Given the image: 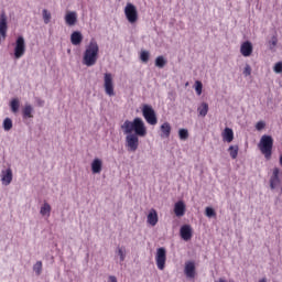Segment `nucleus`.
I'll list each match as a JSON object with an SVG mask.
<instances>
[{
    "label": "nucleus",
    "instance_id": "nucleus-12",
    "mask_svg": "<svg viewBox=\"0 0 282 282\" xmlns=\"http://www.w3.org/2000/svg\"><path fill=\"white\" fill-rule=\"evenodd\" d=\"M184 274L187 279H195V262L193 261H187L185 263V269H184Z\"/></svg>",
    "mask_w": 282,
    "mask_h": 282
},
{
    "label": "nucleus",
    "instance_id": "nucleus-17",
    "mask_svg": "<svg viewBox=\"0 0 282 282\" xmlns=\"http://www.w3.org/2000/svg\"><path fill=\"white\" fill-rule=\"evenodd\" d=\"M78 21V14L76 11H69L65 15V23L66 25H76V22Z\"/></svg>",
    "mask_w": 282,
    "mask_h": 282
},
{
    "label": "nucleus",
    "instance_id": "nucleus-37",
    "mask_svg": "<svg viewBox=\"0 0 282 282\" xmlns=\"http://www.w3.org/2000/svg\"><path fill=\"white\" fill-rule=\"evenodd\" d=\"M242 74H243V76H246V77H248V76H250V74H252V67H250V64H246Z\"/></svg>",
    "mask_w": 282,
    "mask_h": 282
},
{
    "label": "nucleus",
    "instance_id": "nucleus-27",
    "mask_svg": "<svg viewBox=\"0 0 282 282\" xmlns=\"http://www.w3.org/2000/svg\"><path fill=\"white\" fill-rule=\"evenodd\" d=\"M166 58H164V56L160 55L155 58V67H159V69H163V67L166 66Z\"/></svg>",
    "mask_w": 282,
    "mask_h": 282
},
{
    "label": "nucleus",
    "instance_id": "nucleus-22",
    "mask_svg": "<svg viewBox=\"0 0 282 282\" xmlns=\"http://www.w3.org/2000/svg\"><path fill=\"white\" fill-rule=\"evenodd\" d=\"M161 138H171V123L164 122L161 127Z\"/></svg>",
    "mask_w": 282,
    "mask_h": 282
},
{
    "label": "nucleus",
    "instance_id": "nucleus-31",
    "mask_svg": "<svg viewBox=\"0 0 282 282\" xmlns=\"http://www.w3.org/2000/svg\"><path fill=\"white\" fill-rule=\"evenodd\" d=\"M180 140H188V129L182 128L178 130Z\"/></svg>",
    "mask_w": 282,
    "mask_h": 282
},
{
    "label": "nucleus",
    "instance_id": "nucleus-6",
    "mask_svg": "<svg viewBox=\"0 0 282 282\" xmlns=\"http://www.w3.org/2000/svg\"><path fill=\"white\" fill-rule=\"evenodd\" d=\"M126 135V145L128 151L135 153L138 151V147H140V137L134 133H124Z\"/></svg>",
    "mask_w": 282,
    "mask_h": 282
},
{
    "label": "nucleus",
    "instance_id": "nucleus-40",
    "mask_svg": "<svg viewBox=\"0 0 282 282\" xmlns=\"http://www.w3.org/2000/svg\"><path fill=\"white\" fill-rule=\"evenodd\" d=\"M37 105H39L40 107H43V106L45 105V101L42 100V99H37Z\"/></svg>",
    "mask_w": 282,
    "mask_h": 282
},
{
    "label": "nucleus",
    "instance_id": "nucleus-28",
    "mask_svg": "<svg viewBox=\"0 0 282 282\" xmlns=\"http://www.w3.org/2000/svg\"><path fill=\"white\" fill-rule=\"evenodd\" d=\"M33 272H35V276H41L43 273V262L37 261L35 264H33Z\"/></svg>",
    "mask_w": 282,
    "mask_h": 282
},
{
    "label": "nucleus",
    "instance_id": "nucleus-23",
    "mask_svg": "<svg viewBox=\"0 0 282 282\" xmlns=\"http://www.w3.org/2000/svg\"><path fill=\"white\" fill-rule=\"evenodd\" d=\"M51 213H52V206L48 205L47 202H45L40 208V215H42V217H50Z\"/></svg>",
    "mask_w": 282,
    "mask_h": 282
},
{
    "label": "nucleus",
    "instance_id": "nucleus-2",
    "mask_svg": "<svg viewBox=\"0 0 282 282\" xmlns=\"http://www.w3.org/2000/svg\"><path fill=\"white\" fill-rule=\"evenodd\" d=\"M100 52V46H98V42L94 39L90 40L83 55V65L86 67H94L98 62V54Z\"/></svg>",
    "mask_w": 282,
    "mask_h": 282
},
{
    "label": "nucleus",
    "instance_id": "nucleus-34",
    "mask_svg": "<svg viewBox=\"0 0 282 282\" xmlns=\"http://www.w3.org/2000/svg\"><path fill=\"white\" fill-rule=\"evenodd\" d=\"M2 127H3L4 131H10L12 129V119L6 118L3 120Z\"/></svg>",
    "mask_w": 282,
    "mask_h": 282
},
{
    "label": "nucleus",
    "instance_id": "nucleus-35",
    "mask_svg": "<svg viewBox=\"0 0 282 282\" xmlns=\"http://www.w3.org/2000/svg\"><path fill=\"white\" fill-rule=\"evenodd\" d=\"M205 215L206 217H217V213L215 212V209L213 207H206L205 209Z\"/></svg>",
    "mask_w": 282,
    "mask_h": 282
},
{
    "label": "nucleus",
    "instance_id": "nucleus-3",
    "mask_svg": "<svg viewBox=\"0 0 282 282\" xmlns=\"http://www.w3.org/2000/svg\"><path fill=\"white\" fill-rule=\"evenodd\" d=\"M274 147V139L272 135L263 134L258 143L259 151L264 155L265 160L272 159V149Z\"/></svg>",
    "mask_w": 282,
    "mask_h": 282
},
{
    "label": "nucleus",
    "instance_id": "nucleus-38",
    "mask_svg": "<svg viewBox=\"0 0 282 282\" xmlns=\"http://www.w3.org/2000/svg\"><path fill=\"white\" fill-rule=\"evenodd\" d=\"M273 72H275V74H282V62L275 63Z\"/></svg>",
    "mask_w": 282,
    "mask_h": 282
},
{
    "label": "nucleus",
    "instance_id": "nucleus-43",
    "mask_svg": "<svg viewBox=\"0 0 282 282\" xmlns=\"http://www.w3.org/2000/svg\"><path fill=\"white\" fill-rule=\"evenodd\" d=\"M279 162H280V165L282 166V154L280 155Z\"/></svg>",
    "mask_w": 282,
    "mask_h": 282
},
{
    "label": "nucleus",
    "instance_id": "nucleus-42",
    "mask_svg": "<svg viewBox=\"0 0 282 282\" xmlns=\"http://www.w3.org/2000/svg\"><path fill=\"white\" fill-rule=\"evenodd\" d=\"M216 282H227L224 278H220L218 281Z\"/></svg>",
    "mask_w": 282,
    "mask_h": 282
},
{
    "label": "nucleus",
    "instance_id": "nucleus-41",
    "mask_svg": "<svg viewBox=\"0 0 282 282\" xmlns=\"http://www.w3.org/2000/svg\"><path fill=\"white\" fill-rule=\"evenodd\" d=\"M259 282H268V278H262L259 280Z\"/></svg>",
    "mask_w": 282,
    "mask_h": 282
},
{
    "label": "nucleus",
    "instance_id": "nucleus-20",
    "mask_svg": "<svg viewBox=\"0 0 282 282\" xmlns=\"http://www.w3.org/2000/svg\"><path fill=\"white\" fill-rule=\"evenodd\" d=\"M158 221H159L158 212L154 208L150 209L148 214V224L150 226H158Z\"/></svg>",
    "mask_w": 282,
    "mask_h": 282
},
{
    "label": "nucleus",
    "instance_id": "nucleus-7",
    "mask_svg": "<svg viewBox=\"0 0 282 282\" xmlns=\"http://www.w3.org/2000/svg\"><path fill=\"white\" fill-rule=\"evenodd\" d=\"M124 14L128 23H138V9L135 4L128 2L124 7Z\"/></svg>",
    "mask_w": 282,
    "mask_h": 282
},
{
    "label": "nucleus",
    "instance_id": "nucleus-32",
    "mask_svg": "<svg viewBox=\"0 0 282 282\" xmlns=\"http://www.w3.org/2000/svg\"><path fill=\"white\" fill-rule=\"evenodd\" d=\"M42 17L44 19V23L47 25V23H50V21L52 20V13H50V11H47L46 9H44L42 11Z\"/></svg>",
    "mask_w": 282,
    "mask_h": 282
},
{
    "label": "nucleus",
    "instance_id": "nucleus-26",
    "mask_svg": "<svg viewBox=\"0 0 282 282\" xmlns=\"http://www.w3.org/2000/svg\"><path fill=\"white\" fill-rule=\"evenodd\" d=\"M228 153L232 160H237V155H239V145H230L228 148Z\"/></svg>",
    "mask_w": 282,
    "mask_h": 282
},
{
    "label": "nucleus",
    "instance_id": "nucleus-11",
    "mask_svg": "<svg viewBox=\"0 0 282 282\" xmlns=\"http://www.w3.org/2000/svg\"><path fill=\"white\" fill-rule=\"evenodd\" d=\"M180 235L184 241H191L193 238V228H191V225H183Z\"/></svg>",
    "mask_w": 282,
    "mask_h": 282
},
{
    "label": "nucleus",
    "instance_id": "nucleus-9",
    "mask_svg": "<svg viewBox=\"0 0 282 282\" xmlns=\"http://www.w3.org/2000/svg\"><path fill=\"white\" fill-rule=\"evenodd\" d=\"M104 88L107 96H116V93L113 91V77L110 73L104 75Z\"/></svg>",
    "mask_w": 282,
    "mask_h": 282
},
{
    "label": "nucleus",
    "instance_id": "nucleus-30",
    "mask_svg": "<svg viewBox=\"0 0 282 282\" xmlns=\"http://www.w3.org/2000/svg\"><path fill=\"white\" fill-rule=\"evenodd\" d=\"M276 43H279V39L275 35H273L271 40L268 42L269 50L274 51V47H276Z\"/></svg>",
    "mask_w": 282,
    "mask_h": 282
},
{
    "label": "nucleus",
    "instance_id": "nucleus-21",
    "mask_svg": "<svg viewBox=\"0 0 282 282\" xmlns=\"http://www.w3.org/2000/svg\"><path fill=\"white\" fill-rule=\"evenodd\" d=\"M223 140L224 142H232L235 140V132L230 128H225L223 131Z\"/></svg>",
    "mask_w": 282,
    "mask_h": 282
},
{
    "label": "nucleus",
    "instance_id": "nucleus-5",
    "mask_svg": "<svg viewBox=\"0 0 282 282\" xmlns=\"http://www.w3.org/2000/svg\"><path fill=\"white\" fill-rule=\"evenodd\" d=\"M142 116L148 124L155 127L158 124V116L155 115V110L150 105H144L142 108Z\"/></svg>",
    "mask_w": 282,
    "mask_h": 282
},
{
    "label": "nucleus",
    "instance_id": "nucleus-24",
    "mask_svg": "<svg viewBox=\"0 0 282 282\" xmlns=\"http://www.w3.org/2000/svg\"><path fill=\"white\" fill-rule=\"evenodd\" d=\"M19 107H21V101H19V98H13L10 101V108L12 113H19Z\"/></svg>",
    "mask_w": 282,
    "mask_h": 282
},
{
    "label": "nucleus",
    "instance_id": "nucleus-18",
    "mask_svg": "<svg viewBox=\"0 0 282 282\" xmlns=\"http://www.w3.org/2000/svg\"><path fill=\"white\" fill-rule=\"evenodd\" d=\"M90 166L94 175H98V173L102 172V160L94 159Z\"/></svg>",
    "mask_w": 282,
    "mask_h": 282
},
{
    "label": "nucleus",
    "instance_id": "nucleus-10",
    "mask_svg": "<svg viewBox=\"0 0 282 282\" xmlns=\"http://www.w3.org/2000/svg\"><path fill=\"white\" fill-rule=\"evenodd\" d=\"M281 170L279 167H274L272 175L270 177V188L274 191L278 186H281Z\"/></svg>",
    "mask_w": 282,
    "mask_h": 282
},
{
    "label": "nucleus",
    "instance_id": "nucleus-16",
    "mask_svg": "<svg viewBox=\"0 0 282 282\" xmlns=\"http://www.w3.org/2000/svg\"><path fill=\"white\" fill-rule=\"evenodd\" d=\"M240 54H242L245 57L252 55V42L246 41L240 46Z\"/></svg>",
    "mask_w": 282,
    "mask_h": 282
},
{
    "label": "nucleus",
    "instance_id": "nucleus-15",
    "mask_svg": "<svg viewBox=\"0 0 282 282\" xmlns=\"http://www.w3.org/2000/svg\"><path fill=\"white\" fill-rule=\"evenodd\" d=\"M34 107L30 104H25L22 108V118L23 120H30V118H34Z\"/></svg>",
    "mask_w": 282,
    "mask_h": 282
},
{
    "label": "nucleus",
    "instance_id": "nucleus-1",
    "mask_svg": "<svg viewBox=\"0 0 282 282\" xmlns=\"http://www.w3.org/2000/svg\"><path fill=\"white\" fill-rule=\"evenodd\" d=\"M123 133H133L139 138L147 137V126L144 124V120L142 118L137 117L132 121L126 120L121 126Z\"/></svg>",
    "mask_w": 282,
    "mask_h": 282
},
{
    "label": "nucleus",
    "instance_id": "nucleus-14",
    "mask_svg": "<svg viewBox=\"0 0 282 282\" xmlns=\"http://www.w3.org/2000/svg\"><path fill=\"white\" fill-rule=\"evenodd\" d=\"M174 215L176 217H184L186 215V204L182 200H178L174 204Z\"/></svg>",
    "mask_w": 282,
    "mask_h": 282
},
{
    "label": "nucleus",
    "instance_id": "nucleus-36",
    "mask_svg": "<svg viewBox=\"0 0 282 282\" xmlns=\"http://www.w3.org/2000/svg\"><path fill=\"white\" fill-rule=\"evenodd\" d=\"M202 89H204V85L202 84V82L196 80L195 82V91H196L197 96H202Z\"/></svg>",
    "mask_w": 282,
    "mask_h": 282
},
{
    "label": "nucleus",
    "instance_id": "nucleus-4",
    "mask_svg": "<svg viewBox=\"0 0 282 282\" xmlns=\"http://www.w3.org/2000/svg\"><path fill=\"white\" fill-rule=\"evenodd\" d=\"M13 56L15 61H19V58H23V56H25V37H23V35H19L15 40Z\"/></svg>",
    "mask_w": 282,
    "mask_h": 282
},
{
    "label": "nucleus",
    "instance_id": "nucleus-8",
    "mask_svg": "<svg viewBox=\"0 0 282 282\" xmlns=\"http://www.w3.org/2000/svg\"><path fill=\"white\" fill-rule=\"evenodd\" d=\"M155 261L159 270L166 268V249L164 247L156 249Z\"/></svg>",
    "mask_w": 282,
    "mask_h": 282
},
{
    "label": "nucleus",
    "instance_id": "nucleus-25",
    "mask_svg": "<svg viewBox=\"0 0 282 282\" xmlns=\"http://www.w3.org/2000/svg\"><path fill=\"white\" fill-rule=\"evenodd\" d=\"M197 111L202 118H206V116H208V105L206 102H202L200 106H198Z\"/></svg>",
    "mask_w": 282,
    "mask_h": 282
},
{
    "label": "nucleus",
    "instance_id": "nucleus-39",
    "mask_svg": "<svg viewBox=\"0 0 282 282\" xmlns=\"http://www.w3.org/2000/svg\"><path fill=\"white\" fill-rule=\"evenodd\" d=\"M257 131H263L265 129V121H258L256 124Z\"/></svg>",
    "mask_w": 282,
    "mask_h": 282
},
{
    "label": "nucleus",
    "instance_id": "nucleus-33",
    "mask_svg": "<svg viewBox=\"0 0 282 282\" xmlns=\"http://www.w3.org/2000/svg\"><path fill=\"white\" fill-rule=\"evenodd\" d=\"M150 57H151V54L149 53V51H141L140 59L142 61V63H149Z\"/></svg>",
    "mask_w": 282,
    "mask_h": 282
},
{
    "label": "nucleus",
    "instance_id": "nucleus-19",
    "mask_svg": "<svg viewBox=\"0 0 282 282\" xmlns=\"http://www.w3.org/2000/svg\"><path fill=\"white\" fill-rule=\"evenodd\" d=\"M70 43L72 45H80L83 43V33L80 31H74L70 34Z\"/></svg>",
    "mask_w": 282,
    "mask_h": 282
},
{
    "label": "nucleus",
    "instance_id": "nucleus-29",
    "mask_svg": "<svg viewBox=\"0 0 282 282\" xmlns=\"http://www.w3.org/2000/svg\"><path fill=\"white\" fill-rule=\"evenodd\" d=\"M117 254L119 256L120 261L122 263V261H124V259H127V249L124 247H118Z\"/></svg>",
    "mask_w": 282,
    "mask_h": 282
},
{
    "label": "nucleus",
    "instance_id": "nucleus-13",
    "mask_svg": "<svg viewBox=\"0 0 282 282\" xmlns=\"http://www.w3.org/2000/svg\"><path fill=\"white\" fill-rule=\"evenodd\" d=\"M1 182L3 186L12 184V169H7L1 172Z\"/></svg>",
    "mask_w": 282,
    "mask_h": 282
}]
</instances>
